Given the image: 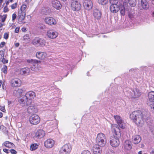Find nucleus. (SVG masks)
<instances>
[{
    "label": "nucleus",
    "instance_id": "obj_1",
    "mask_svg": "<svg viewBox=\"0 0 154 154\" xmlns=\"http://www.w3.org/2000/svg\"><path fill=\"white\" fill-rule=\"evenodd\" d=\"M111 128L112 133L116 136H112L109 139V142L110 145L113 147H117L120 144L119 138L121 135L120 130L118 126L116 124H112Z\"/></svg>",
    "mask_w": 154,
    "mask_h": 154
},
{
    "label": "nucleus",
    "instance_id": "obj_2",
    "mask_svg": "<svg viewBox=\"0 0 154 154\" xmlns=\"http://www.w3.org/2000/svg\"><path fill=\"white\" fill-rule=\"evenodd\" d=\"M143 113L138 110L133 112L130 115V118L135 124L139 127H142L144 124V119L146 118Z\"/></svg>",
    "mask_w": 154,
    "mask_h": 154
},
{
    "label": "nucleus",
    "instance_id": "obj_3",
    "mask_svg": "<svg viewBox=\"0 0 154 154\" xmlns=\"http://www.w3.org/2000/svg\"><path fill=\"white\" fill-rule=\"evenodd\" d=\"M106 139L105 135L102 133L97 134L96 139V143L100 147L104 146L106 144Z\"/></svg>",
    "mask_w": 154,
    "mask_h": 154
},
{
    "label": "nucleus",
    "instance_id": "obj_4",
    "mask_svg": "<svg viewBox=\"0 0 154 154\" xmlns=\"http://www.w3.org/2000/svg\"><path fill=\"white\" fill-rule=\"evenodd\" d=\"M27 62L28 63L32 64L31 65V69L32 71H37L38 70L41 69V67L37 65L38 63L40 62V61H38L36 60L31 59L28 60Z\"/></svg>",
    "mask_w": 154,
    "mask_h": 154
},
{
    "label": "nucleus",
    "instance_id": "obj_5",
    "mask_svg": "<svg viewBox=\"0 0 154 154\" xmlns=\"http://www.w3.org/2000/svg\"><path fill=\"white\" fill-rule=\"evenodd\" d=\"M32 43L35 46H41L43 47L45 46L46 42L45 40L43 38L35 37L32 40Z\"/></svg>",
    "mask_w": 154,
    "mask_h": 154
},
{
    "label": "nucleus",
    "instance_id": "obj_6",
    "mask_svg": "<svg viewBox=\"0 0 154 154\" xmlns=\"http://www.w3.org/2000/svg\"><path fill=\"white\" fill-rule=\"evenodd\" d=\"M71 147L69 144H66L63 146L60 150V154H69L71 150Z\"/></svg>",
    "mask_w": 154,
    "mask_h": 154
},
{
    "label": "nucleus",
    "instance_id": "obj_7",
    "mask_svg": "<svg viewBox=\"0 0 154 154\" xmlns=\"http://www.w3.org/2000/svg\"><path fill=\"white\" fill-rule=\"evenodd\" d=\"M40 119L37 115L33 114L29 118V121L31 124L37 125L40 122Z\"/></svg>",
    "mask_w": 154,
    "mask_h": 154
},
{
    "label": "nucleus",
    "instance_id": "obj_8",
    "mask_svg": "<svg viewBox=\"0 0 154 154\" xmlns=\"http://www.w3.org/2000/svg\"><path fill=\"white\" fill-rule=\"evenodd\" d=\"M71 8L74 11H78L81 8V5L77 0L71 2Z\"/></svg>",
    "mask_w": 154,
    "mask_h": 154
},
{
    "label": "nucleus",
    "instance_id": "obj_9",
    "mask_svg": "<svg viewBox=\"0 0 154 154\" xmlns=\"http://www.w3.org/2000/svg\"><path fill=\"white\" fill-rule=\"evenodd\" d=\"M21 81L18 78H15L12 79L11 81V85L13 87H18L21 85Z\"/></svg>",
    "mask_w": 154,
    "mask_h": 154
},
{
    "label": "nucleus",
    "instance_id": "obj_10",
    "mask_svg": "<svg viewBox=\"0 0 154 154\" xmlns=\"http://www.w3.org/2000/svg\"><path fill=\"white\" fill-rule=\"evenodd\" d=\"M83 6L84 8L88 10H91L93 6L92 2L90 0H83Z\"/></svg>",
    "mask_w": 154,
    "mask_h": 154
},
{
    "label": "nucleus",
    "instance_id": "obj_11",
    "mask_svg": "<svg viewBox=\"0 0 154 154\" xmlns=\"http://www.w3.org/2000/svg\"><path fill=\"white\" fill-rule=\"evenodd\" d=\"M114 118L119 127L122 128H125V124L121 118L119 116H115Z\"/></svg>",
    "mask_w": 154,
    "mask_h": 154
},
{
    "label": "nucleus",
    "instance_id": "obj_12",
    "mask_svg": "<svg viewBox=\"0 0 154 154\" xmlns=\"http://www.w3.org/2000/svg\"><path fill=\"white\" fill-rule=\"evenodd\" d=\"M47 35L49 38L51 39H54L57 37L58 33L52 30H48L47 32Z\"/></svg>",
    "mask_w": 154,
    "mask_h": 154
},
{
    "label": "nucleus",
    "instance_id": "obj_13",
    "mask_svg": "<svg viewBox=\"0 0 154 154\" xmlns=\"http://www.w3.org/2000/svg\"><path fill=\"white\" fill-rule=\"evenodd\" d=\"M28 112L29 113H34L37 112L38 109L33 104L31 103L27 108Z\"/></svg>",
    "mask_w": 154,
    "mask_h": 154
},
{
    "label": "nucleus",
    "instance_id": "obj_14",
    "mask_svg": "<svg viewBox=\"0 0 154 154\" xmlns=\"http://www.w3.org/2000/svg\"><path fill=\"white\" fill-rule=\"evenodd\" d=\"M123 146L125 150L130 151L132 148V145L131 141L126 140L124 143Z\"/></svg>",
    "mask_w": 154,
    "mask_h": 154
},
{
    "label": "nucleus",
    "instance_id": "obj_15",
    "mask_svg": "<svg viewBox=\"0 0 154 154\" xmlns=\"http://www.w3.org/2000/svg\"><path fill=\"white\" fill-rule=\"evenodd\" d=\"M54 144V141L52 139H48L45 142V146L48 148L52 147Z\"/></svg>",
    "mask_w": 154,
    "mask_h": 154
},
{
    "label": "nucleus",
    "instance_id": "obj_16",
    "mask_svg": "<svg viewBox=\"0 0 154 154\" xmlns=\"http://www.w3.org/2000/svg\"><path fill=\"white\" fill-rule=\"evenodd\" d=\"M45 23L50 25H53L56 23L55 20L53 17H46L45 19Z\"/></svg>",
    "mask_w": 154,
    "mask_h": 154
},
{
    "label": "nucleus",
    "instance_id": "obj_17",
    "mask_svg": "<svg viewBox=\"0 0 154 154\" xmlns=\"http://www.w3.org/2000/svg\"><path fill=\"white\" fill-rule=\"evenodd\" d=\"M148 104L149 103L152 104L154 103V91L150 92L148 94Z\"/></svg>",
    "mask_w": 154,
    "mask_h": 154
},
{
    "label": "nucleus",
    "instance_id": "obj_18",
    "mask_svg": "<svg viewBox=\"0 0 154 154\" xmlns=\"http://www.w3.org/2000/svg\"><path fill=\"white\" fill-rule=\"evenodd\" d=\"M100 146L97 144L94 145L93 147V150L94 154H101L102 151Z\"/></svg>",
    "mask_w": 154,
    "mask_h": 154
},
{
    "label": "nucleus",
    "instance_id": "obj_19",
    "mask_svg": "<svg viewBox=\"0 0 154 154\" xmlns=\"http://www.w3.org/2000/svg\"><path fill=\"white\" fill-rule=\"evenodd\" d=\"M110 11L113 13H116L120 10L119 5L117 4L111 5L110 7Z\"/></svg>",
    "mask_w": 154,
    "mask_h": 154
},
{
    "label": "nucleus",
    "instance_id": "obj_20",
    "mask_svg": "<svg viewBox=\"0 0 154 154\" xmlns=\"http://www.w3.org/2000/svg\"><path fill=\"white\" fill-rule=\"evenodd\" d=\"M141 94V92L139 90L137 89H134L132 91L131 97L134 98H136L139 97Z\"/></svg>",
    "mask_w": 154,
    "mask_h": 154
},
{
    "label": "nucleus",
    "instance_id": "obj_21",
    "mask_svg": "<svg viewBox=\"0 0 154 154\" xmlns=\"http://www.w3.org/2000/svg\"><path fill=\"white\" fill-rule=\"evenodd\" d=\"M30 69L27 67L22 68L20 69V72L21 74L23 75H28L30 72Z\"/></svg>",
    "mask_w": 154,
    "mask_h": 154
},
{
    "label": "nucleus",
    "instance_id": "obj_22",
    "mask_svg": "<svg viewBox=\"0 0 154 154\" xmlns=\"http://www.w3.org/2000/svg\"><path fill=\"white\" fill-rule=\"evenodd\" d=\"M52 6L57 9L59 10L61 8V5L60 2L57 0H54L52 1Z\"/></svg>",
    "mask_w": 154,
    "mask_h": 154
},
{
    "label": "nucleus",
    "instance_id": "obj_23",
    "mask_svg": "<svg viewBox=\"0 0 154 154\" xmlns=\"http://www.w3.org/2000/svg\"><path fill=\"white\" fill-rule=\"evenodd\" d=\"M122 1L123 2V6H122L121 8H120V13L122 15H124L125 13V8L127 6H126L127 3L126 0H122Z\"/></svg>",
    "mask_w": 154,
    "mask_h": 154
},
{
    "label": "nucleus",
    "instance_id": "obj_24",
    "mask_svg": "<svg viewBox=\"0 0 154 154\" xmlns=\"http://www.w3.org/2000/svg\"><path fill=\"white\" fill-rule=\"evenodd\" d=\"M26 96L27 99L32 100L35 97L36 94L34 92L31 91L26 93Z\"/></svg>",
    "mask_w": 154,
    "mask_h": 154
},
{
    "label": "nucleus",
    "instance_id": "obj_25",
    "mask_svg": "<svg viewBox=\"0 0 154 154\" xmlns=\"http://www.w3.org/2000/svg\"><path fill=\"white\" fill-rule=\"evenodd\" d=\"M19 11L18 14V20L20 22H22L24 20L26 16V12Z\"/></svg>",
    "mask_w": 154,
    "mask_h": 154
},
{
    "label": "nucleus",
    "instance_id": "obj_26",
    "mask_svg": "<svg viewBox=\"0 0 154 154\" xmlns=\"http://www.w3.org/2000/svg\"><path fill=\"white\" fill-rule=\"evenodd\" d=\"M141 140V137L138 135L133 136L132 138V141L133 143L135 144L139 143Z\"/></svg>",
    "mask_w": 154,
    "mask_h": 154
},
{
    "label": "nucleus",
    "instance_id": "obj_27",
    "mask_svg": "<svg viewBox=\"0 0 154 154\" xmlns=\"http://www.w3.org/2000/svg\"><path fill=\"white\" fill-rule=\"evenodd\" d=\"M23 90L21 88H18L14 90L13 91V95L17 97H19L22 95Z\"/></svg>",
    "mask_w": 154,
    "mask_h": 154
},
{
    "label": "nucleus",
    "instance_id": "obj_28",
    "mask_svg": "<svg viewBox=\"0 0 154 154\" xmlns=\"http://www.w3.org/2000/svg\"><path fill=\"white\" fill-rule=\"evenodd\" d=\"M46 53L42 52H38L36 54L37 57L41 60L44 59L46 58Z\"/></svg>",
    "mask_w": 154,
    "mask_h": 154
},
{
    "label": "nucleus",
    "instance_id": "obj_29",
    "mask_svg": "<svg viewBox=\"0 0 154 154\" xmlns=\"http://www.w3.org/2000/svg\"><path fill=\"white\" fill-rule=\"evenodd\" d=\"M101 13L100 11L97 9H95L94 11L93 16L97 19H100L101 17Z\"/></svg>",
    "mask_w": 154,
    "mask_h": 154
},
{
    "label": "nucleus",
    "instance_id": "obj_30",
    "mask_svg": "<svg viewBox=\"0 0 154 154\" xmlns=\"http://www.w3.org/2000/svg\"><path fill=\"white\" fill-rule=\"evenodd\" d=\"M45 131L42 130H39L35 133V136L38 138H40L43 137L45 135Z\"/></svg>",
    "mask_w": 154,
    "mask_h": 154
},
{
    "label": "nucleus",
    "instance_id": "obj_31",
    "mask_svg": "<svg viewBox=\"0 0 154 154\" xmlns=\"http://www.w3.org/2000/svg\"><path fill=\"white\" fill-rule=\"evenodd\" d=\"M141 4L142 8L143 9H146L149 7V5L146 0H141Z\"/></svg>",
    "mask_w": 154,
    "mask_h": 154
},
{
    "label": "nucleus",
    "instance_id": "obj_32",
    "mask_svg": "<svg viewBox=\"0 0 154 154\" xmlns=\"http://www.w3.org/2000/svg\"><path fill=\"white\" fill-rule=\"evenodd\" d=\"M3 145L9 148H12L15 147V145L13 143L8 141H5L3 143Z\"/></svg>",
    "mask_w": 154,
    "mask_h": 154
},
{
    "label": "nucleus",
    "instance_id": "obj_33",
    "mask_svg": "<svg viewBox=\"0 0 154 154\" xmlns=\"http://www.w3.org/2000/svg\"><path fill=\"white\" fill-rule=\"evenodd\" d=\"M127 5V6L128 5V4L131 7H134L136 5V0H126Z\"/></svg>",
    "mask_w": 154,
    "mask_h": 154
},
{
    "label": "nucleus",
    "instance_id": "obj_34",
    "mask_svg": "<svg viewBox=\"0 0 154 154\" xmlns=\"http://www.w3.org/2000/svg\"><path fill=\"white\" fill-rule=\"evenodd\" d=\"M23 40L26 43H28L30 41L29 35L28 34L24 35L23 37Z\"/></svg>",
    "mask_w": 154,
    "mask_h": 154
},
{
    "label": "nucleus",
    "instance_id": "obj_35",
    "mask_svg": "<svg viewBox=\"0 0 154 154\" xmlns=\"http://www.w3.org/2000/svg\"><path fill=\"white\" fill-rule=\"evenodd\" d=\"M27 100V98L26 95L23 96L22 98L20 99V100L19 101L20 103H25L26 102Z\"/></svg>",
    "mask_w": 154,
    "mask_h": 154
},
{
    "label": "nucleus",
    "instance_id": "obj_36",
    "mask_svg": "<svg viewBox=\"0 0 154 154\" xmlns=\"http://www.w3.org/2000/svg\"><path fill=\"white\" fill-rule=\"evenodd\" d=\"M98 2L100 4L102 5H106L108 2V0H98Z\"/></svg>",
    "mask_w": 154,
    "mask_h": 154
},
{
    "label": "nucleus",
    "instance_id": "obj_37",
    "mask_svg": "<svg viewBox=\"0 0 154 154\" xmlns=\"http://www.w3.org/2000/svg\"><path fill=\"white\" fill-rule=\"evenodd\" d=\"M38 147V145L36 143L33 144L31 145L30 146V150H34L36 149Z\"/></svg>",
    "mask_w": 154,
    "mask_h": 154
},
{
    "label": "nucleus",
    "instance_id": "obj_38",
    "mask_svg": "<svg viewBox=\"0 0 154 154\" xmlns=\"http://www.w3.org/2000/svg\"><path fill=\"white\" fill-rule=\"evenodd\" d=\"M118 0H109V2L111 5L118 4Z\"/></svg>",
    "mask_w": 154,
    "mask_h": 154
},
{
    "label": "nucleus",
    "instance_id": "obj_39",
    "mask_svg": "<svg viewBox=\"0 0 154 154\" xmlns=\"http://www.w3.org/2000/svg\"><path fill=\"white\" fill-rule=\"evenodd\" d=\"M7 67L6 65H4L3 68L2 69V71L5 74L7 73Z\"/></svg>",
    "mask_w": 154,
    "mask_h": 154
},
{
    "label": "nucleus",
    "instance_id": "obj_40",
    "mask_svg": "<svg viewBox=\"0 0 154 154\" xmlns=\"http://www.w3.org/2000/svg\"><path fill=\"white\" fill-rule=\"evenodd\" d=\"M27 6L25 4H23L21 6L20 11H21L25 12V10Z\"/></svg>",
    "mask_w": 154,
    "mask_h": 154
},
{
    "label": "nucleus",
    "instance_id": "obj_41",
    "mask_svg": "<svg viewBox=\"0 0 154 154\" xmlns=\"http://www.w3.org/2000/svg\"><path fill=\"white\" fill-rule=\"evenodd\" d=\"M5 53L4 51H0V61L3 58H4Z\"/></svg>",
    "mask_w": 154,
    "mask_h": 154
},
{
    "label": "nucleus",
    "instance_id": "obj_42",
    "mask_svg": "<svg viewBox=\"0 0 154 154\" xmlns=\"http://www.w3.org/2000/svg\"><path fill=\"white\" fill-rule=\"evenodd\" d=\"M149 105L150 106L151 111L154 113V103L152 104L149 103Z\"/></svg>",
    "mask_w": 154,
    "mask_h": 154
},
{
    "label": "nucleus",
    "instance_id": "obj_43",
    "mask_svg": "<svg viewBox=\"0 0 154 154\" xmlns=\"http://www.w3.org/2000/svg\"><path fill=\"white\" fill-rule=\"evenodd\" d=\"M17 3H16L14 4L11 5V8L12 9H14L16 8L17 6Z\"/></svg>",
    "mask_w": 154,
    "mask_h": 154
},
{
    "label": "nucleus",
    "instance_id": "obj_44",
    "mask_svg": "<svg viewBox=\"0 0 154 154\" xmlns=\"http://www.w3.org/2000/svg\"><path fill=\"white\" fill-rule=\"evenodd\" d=\"M81 154H91V153L89 151L85 150L82 152Z\"/></svg>",
    "mask_w": 154,
    "mask_h": 154
},
{
    "label": "nucleus",
    "instance_id": "obj_45",
    "mask_svg": "<svg viewBox=\"0 0 154 154\" xmlns=\"http://www.w3.org/2000/svg\"><path fill=\"white\" fill-rule=\"evenodd\" d=\"M9 36V34L8 33L5 32L4 33V38L5 39H7Z\"/></svg>",
    "mask_w": 154,
    "mask_h": 154
},
{
    "label": "nucleus",
    "instance_id": "obj_46",
    "mask_svg": "<svg viewBox=\"0 0 154 154\" xmlns=\"http://www.w3.org/2000/svg\"><path fill=\"white\" fill-rule=\"evenodd\" d=\"M0 61L2 62L4 64L7 63L8 62V60L5 59L4 58H3L1 59Z\"/></svg>",
    "mask_w": 154,
    "mask_h": 154
},
{
    "label": "nucleus",
    "instance_id": "obj_47",
    "mask_svg": "<svg viewBox=\"0 0 154 154\" xmlns=\"http://www.w3.org/2000/svg\"><path fill=\"white\" fill-rule=\"evenodd\" d=\"M10 152H11L12 154H16L17 153V152L14 149H10Z\"/></svg>",
    "mask_w": 154,
    "mask_h": 154
},
{
    "label": "nucleus",
    "instance_id": "obj_48",
    "mask_svg": "<svg viewBox=\"0 0 154 154\" xmlns=\"http://www.w3.org/2000/svg\"><path fill=\"white\" fill-rule=\"evenodd\" d=\"M17 17V15L15 14H13L12 15V20L14 21Z\"/></svg>",
    "mask_w": 154,
    "mask_h": 154
},
{
    "label": "nucleus",
    "instance_id": "obj_49",
    "mask_svg": "<svg viewBox=\"0 0 154 154\" xmlns=\"http://www.w3.org/2000/svg\"><path fill=\"white\" fill-rule=\"evenodd\" d=\"M8 11V9L7 6H5L3 9V11L4 12H6Z\"/></svg>",
    "mask_w": 154,
    "mask_h": 154
},
{
    "label": "nucleus",
    "instance_id": "obj_50",
    "mask_svg": "<svg viewBox=\"0 0 154 154\" xmlns=\"http://www.w3.org/2000/svg\"><path fill=\"white\" fill-rule=\"evenodd\" d=\"M20 28L19 27H17L15 29V32L16 33H18L20 30Z\"/></svg>",
    "mask_w": 154,
    "mask_h": 154
},
{
    "label": "nucleus",
    "instance_id": "obj_51",
    "mask_svg": "<svg viewBox=\"0 0 154 154\" xmlns=\"http://www.w3.org/2000/svg\"><path fill=\"white\" fill-rule=\"evenodd\" d=\"M3 151L4 152L8 153L10 152V149H3Z\"/></svg>",
    "mask_w": 154,
    "mask_h": 154
},
{
    "label": "nucleus",
    "instance_id": "obj_52",
    "mask_svg": "<svg viewBox=\"0 0 154 154\" xmlns=\"http://www.w3.org/2000/svg\"><path fill=\"white\" fill-rule=\"evenodd\" d=\"M5 44V43L4 42H2L0 44V48H3Z\"/></svg>",
    "mask_w": 154,
    "mask_h": 154
},
{
    "label": "nucleus",
    "instance_id": "obj_53",
    "mask_svg": "<svg viewBox=\"0 0 154 154\" xmlns=\"http://www.w3.org/2000/svg\"><path fill=\"white\" fill-rule=\"evenodd\" d=\"M21 30L23 32H25L26 31V28L23 27L22 29Z\"/></svg>",
    "mask_w": 154,
    "mask_h": 154
},
{
    "label": "nucleus",
    "instance_id": "obj_54",
    "mask_svg": "<svg viewBox=\"0 0 154 154\" xmlns=\"http://www.w3.org/2000/svg\"><path fill=\"white\" fill-rule=\"evenodd\" d=\"M15 45L16 47H18L19 45V44L18 43H17L15 44Z\"/></svg>",
    "mask_w": 154,
    "mask_h": 154
},
{
    "label": "nucleus",
    "instance_id": "obj_55",
    "mask_svg": "<svg viewBox=\"0 0 154 154\" xmlns=\"http://www.w3.org/2000/svg\"><path fill=\"white\" fill-rule=\"evenodd\" d=\"M3 116L2 113L0 112V118H2Z\"/></svg>",
    "mask_w": 154,
    "mask_h": 154
},
{
    "label": "nucleus",
    "instance_id": "obj_56",
    "mask_svg": "<svg viewBox=\"0 0 154 154\" xmlns=\"http://www.w3.org/2000/svg\"><path fill=\"white\" fill-rule=\"evenodd\" d=\"M151 154H154V149H152L150 152Z\"/></svg>",
    "mask_w": 154,
    "mask_h": 154
},
{
    "label": "nucleus",
    "instance_id": "obj_57",
    "mask_svg": "<svg viewBox=\"0 0 154 154\" xmlns=\"http://www.w3.org/2000/svg\"><path fill=\"white\" fill-rule=\"evenodd\" d=\"M3 25V24L0 23V28L2 27Z\"/></svg>",
    "mask_w": 154,
    "mask_h": 154
},
{
    "label": "nucleus",
    "instance_id": "obj_58",
    "mask_svg": "<svg viewBox=\"0 0 154 154\" xmlns=\"http://www.w3.org/2000/svg\"><path fill=\"white\" fill-rule=\"evenodd\" d=\"M2 82L1 81H0V88L1 87Z\"/></svg>",
    "mask_w": 154,
    "mask_h": 154
},
{
    "label": "nucleus",
    "instance_id": "obj_59",
    "mask_svg": "<svg viewBox=\"0 0 154 154\" xmlns=\"http://www.w3.org/2000/svg\"><path fill=\"white\" fill-rule=\"evenodd\" d=\"M138 154H142V151H140L138 152Z\"/></svg>",
    "mask_w": 154,
    "mask_h": 154
},
{
    "label": "nucleus",
    "instance_id": "obj_60",
    "mask_svg": "<svg viewBox=\"0 0 154 154\" xmlns=\"http://www.w3.org/2000/svg\"><path fill=\"white\" fill-rule=\"evenodd\" d=\"M9 3V1H8V2H7L6 3V6H7V5H8Z\"/></svg>",
    "mask_w": 154,
    "mask_h": 154
},
{
    "label": "nucleus",
    "instance_id": "obj_61",
    "mask_svg": "<svg viewBox=\"0 0 154 154\" xmlns=\"http://www.w3.org/2000/svg\"><path fill=\"white\" fill-rule=\"evenodd\" d=\"M13 0H10V1L11 2H12V1H13Z\"/></svg>",
    "mask_w": 154,
    "mask_h": 154
},
{
    "label": "nucleus",
    "instance_id": "obj_62",
    "mask_svg": "<svg viewBox=\"0 0 154 154\" xmlns=\"http://www.w3.org/2000/svg\"><path fill=\"white\" fill-rule=\"evenodd\" d=\"M1 38V35H0V39Z\"/></svg>",
    "mask_w": 154,
    "mask_h": 154
},
{
    "label": "nucleus",
    "instance_id": "obj_63",
    "mask_svg": "<svg viewBox=\"0 0 154 154\" xmlns=\"http://www.w3.org/2000/svg\"><path fill=\"white\" fill-rule=\"evenodd\" d=\"M142 146H144V145H142Z\"/></svg>",
    "mask_w": 154,
    "mask_h": 154
},
{
    "label": "nucleus",
    "instance_id": "obj_64",
    "mask_svg": "<svg viewBox=\"0 0 154 154\" xmlns=\"http://www.w3.org/2000/svg\"><path fill=\"white\" fill-rule=\"evenodd\" d=\"M142 146H144V145H142Z\"/></svg>",
    "mask_w": 154,
    "mask_h": 154
}]
</instances>
